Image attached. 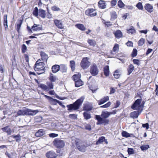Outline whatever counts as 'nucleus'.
<instances>
[{"label":"nucleus","instance_id":"1","mask_svg":"<svg viewBox=\"0 0 158 158\" xmlns=\"http://www.w3.org/2000/svg\"><path fill=\"white\" fill-rule=\"evenodd\" d=\"M116 111L113 110L111 112L108 111H102L100 115H96L95 116V119L97 120L96 123L97 125H103L104 126L108 124L110 122L109 120L107 119L111 114H115Z\"/></svg>","mask_w":158,"mask_h":158},{"label":"nucleus","instance_id":"2","mask_svg":"<svg viewBox=\"0 0 158 158\" xmlns=\"http://www.w3.org/2000/svg\"><path fill=\"white\" fill-rule=\"evenodd\" d=\"M72 145H75L76 146V148L80 151L84 152L86 151V148L88 146L86 144H85L80 139L74 138L72 139L71 141Z\"/></svg>","mask_w":158,"mask_h":158},{"label":"nucleus","instance_id":"3","mask_svg":"<svg viewBox=\"0 0 158 158\" xmlns=\"http://www.w3.org/2000/svg\"><path fill=\"white\" fill-rule=\"evenodd\" d=\"M84 100V98L82 97L78 99L73 104H70V110H76L79 109L81 105Z\"/></svg>","mask_w":158,"mask_h":158},{"label":"nucleus","instance_id":"4","mask_svg":"<svg viewBox=\"0 0 158 158\" xmlns=\"http://www.w3.org/2000/svg\"><path fill=\"white\" fill-rule=\"evenodd\" d=\"M142 102L141 99H138L136 100L131 106V108L134 110H137L142 112V109L141 106Z\"/></svg>","mask_w":158,"mask_h":158},{"label":"nucleus","instance_id":"5","mask_svg":"<svg viewBox=\"0 0 158 158\" xmlns=\"http://www.w3.org/2000/svg\"><path fill=\"white\" fill-rule=\"evenodd\" d=\"M54 145L57 148H62L65 146L64 142L59 139H55L53 142Z\"/></svg>","mask_w":158,"mask_h":158},{"label":"nucleus","instance_id":"6","mask_svg":"<svg viewBox=\"0 0 158 158\" xmlns=\"http://www.w3.org/2000/svg\"><path fill=\"white\" fill-rule=\"evenodd\" d=\"M87 57H84L82 59L80 63V65L84 69L88 68L90 65V62L89 61Z\"/></svg>","mask_w":158,"mask_h":158},{"label":"nucleus","instance_id":"7","mask_svg":"<svg viewBox=\"0 0 158 158\" xmlns=\"http://www.w3.org/2000/svg\"><path fill=\"white\" fill-rule=\"evenodd\" d=\"M85 15L89 17H94L97 15L96 10L94 8H88L85 12Z\"/></svg>","mask_w":158,"mask_h":158},{"label":"nucleus","instance_id":"8","mask_svg":"<svg viewBox=\"0 0 158 158\" xmlns=\"http://www.w3.org/2000/svg\"><path fill=\"white\" fill-rule=\"evenodd\" d=\"M89 72L93 76H96L98 74L99 69L95 64H93L91 66Z\"/></svg>","mask_w":158,"mask_h":158},{"label":"nucleus","instance_id":"9","mask_svg":"<svg viewBox=\"0 0 158 158\" xmlns=\"http://www.w3.org/2000/svg\"><path fill=\"white\" fill-rule=\"evenodd\" d=\"M93 109L92 105L89 103L83 105V110L85 111V112H89L92 110Z\"/></svg>","mask_w":158,"mask_h":158},{"label":"nucleus","instance_id":"10","mask_svg":"<svg viewBox=\"0 0 158 158\" xmlns=\"http://www.w3.org/2000/svg\"><path fill=\"white\" fill-rule=\"evenodd\" d=\"M104 142L106 144H108V142L107 139H106L105 137L104 136H101L99 137L98 139L96 141L95 144L98 145Z\"/></svg>","mask_w":158,"mask_h":158},{"label":"nucleus","instance_id":"11","mask_svg":"<svg viewBox=\"0 0 158 158\" xmlns=\"http://www.w3.org/2000/svg\"><path fill=\"white\" fill-rule=\"evenodd\" d=\"M141 112L138 110L132 112L130 114V117L133 118H137Z\"/></svg>","mask_w":158,"mask_h":158},{"label":"nucleus","instance_id":"12","mask_svg":"<svg viewBox=\"0 0 158 158\" xmlns=\"http://www.w3.org/2000/svg\"><path fill=\"white\" fill-rule=\"evenodd\" d=\"M38 112V110H32L27 109L26 115L33 116L37 114Z\"/></svg>","mask_w":158,"mask_h":158},{"label":"nucleus","instance_id":"13","mask_svg":"<svg viewBox=\"0 0 158 158\" xmlns=\"http://www.w3.org/2000/svg\"><path fill=\"white\" fill-rule=\"evenodd\" d=\"M44 97L49 100L50 103L53 105H56L57 102H59V101L57 99H53L50 96L45 95Z\"/></svg>","mask_w":158,"mask_h":158},{"label":"nucleus","instance_id":"14","mask_svg":"<svg viewBox=\"0 0 158 158\" xmlns=\"http://www.w3.org/2000/svg\"><path fill=\"white\" fill-rule=\"evenodd\" d=\"M27 108H23L22 110H19L15 115V117H17L20 115H26Z\"/></svg>","mask_w":158,"mask_h":158},{"label":"nucleus","instance_id":"15","mask_svg":"<svg viewBox=\"0 0 158 158\" xmlns=\"http://www.w3.org/2000/svg\"><path fill=\"white\" fill-rule=\"evenodd\" d=\"M31 29L34 31H37L42 30V26L41 25H37L34 24Z\"/></svg>","mask_w":158,"mask_h":158},{"label":"nucleus","instance_id":"16","mask_svg":"<svg viewBox=\"0 0 158 158\" xmlns=\"http://www.w3.org/2000/svg\"><path fill=\"white\" fill-rule=\"evenodd\" d=\"M98 7L101 9H104L106 8V2L104 1L100 0L98 3Z\"/></svg>","mask_w":158,"mask_h":158},{"label":"nucleus","instance_id":"17","mask_svg":"<svg viewBox=\"0 0 158 158\" xmlns=\"http://www.w3.org/2000/svg\"><path fill=\"white\" fill-rule=\"evenodd\" d=\"M145 10L148 12L151 13L153 11V6L149 3H146L144 6Z\"/></svg>","mask_w":158,"mask_h":158},{"label":"nucleus","instance_id":"18","mask_svg":"<svg viewBox=\"0 0 158 158\" xmlns=\"http://www.w3.org/2000/svg\"><path fill=\"white\" fill-rule=\"evenodd\" d=\"M134 67L133 64H130L128 66L127 69V75H130L134 70Z\"/></svg>","mask_w":158,"mask_h":158},{"label":"nucleus","instance_id":"19","mask_svg":"<svg viewBox=\"0 0 158 158\" xmlns=\"http://www.w3.org/2000/svg\"><path fill=\"white\" fill-rule=\"evenodd\" d=\"M109 100V97L108 96L104 97L100 100L98 101V102L99 105H101L105 103Z\"/></svg>","mask_w":158,"mask_h":158},{"label":"nucleus","instance_id":"20","mask_svg":"<svg viewBox=\"0 0 158 158\" xmlns=\"http://www.w3.org/2000/svg\"><path fill=\"white\" fill-rule=\"evenodd\" d=\"M103 72L105 76L108 77L110 74L109 67L108 65H106L103 68Z\"/></svg>","mask_w":158,"mask_h":158},{"label":"nucleus","instance_id":"21","mask_svg":"<svg viewBox=\"0 0 158 158\" xmlns=\"http://www.w3.org/2000/svg\"><path fill=\"white\" fill-rule=\"evenodd\" d=\"M115 37L118 39L121 38L123 37V33L121 31L118 30L113 33Z\"/></svg>","mask_w":158,"mask_h":158},{"label":"nucleus","instance_id":"22","mask_svg":"<svg viewBox=\"0 0 158 158\" xmlns=\"http://www.w3.org/2000/svg\"><path fill=\"white\" fill-rule=\"evenodd\" d=\"M110 20L113 21L117 18L118 16L116 12L115 11H113L110 13Z\"/></svg>","mask_w":158,"mask_h":158},{"label":"nucleus","instance_id":"23","mask_svg":"<svg viewBox=\"0 0 158 158\" xmlns=\"http://www.w3.org/2000/svg\"><path fill=\"white\" fill-rule=\"evenodd\" d=\"M2 130L4 132L7 133L8 135H10L12 133L11 129L9 128V126H7L2 128Z\"/></svg>","mask_w":158,"mask_h":158},{"label":"nucleus","instance_id":"24","mask_svg":"<svg viewBox=\"0 0 158 158\" xmlns=\"http://www.w3.org/2000/svg\"><path fill=\"white\" fill-rule=\"evenodd\" d=\"M102 21L105 27L106 28L110 27L113 25L112 23L110 21H106L104 19H102Z\"/></svg>","mask_w":158,"mask_h":158},{"label":"nucleus","instance_id":"25","mask_svg":"<svg viewBox=\"0 0 158 158\" xmlns=\"http://www.w3.org/2000/svg\"><path fill=\"white\" fill-rule=\"evenodd\" d=\"M47 157L48 158H55L56 154L55 152L53 151H50L46 154Z\"/></svg>","mask_w":158,"mask_h":158},{"label":"nucleus","instance_id":"26","mask_svg":"<svg viewBox=\"0 0 158 158\" xmlns=\"http://www.w3.org/2000/svg\"><path fill=\"white\" fill-rule=\"evenodd\" d=\"M87 42L90 46L94 47L97 44L95 40L93 39H88L87 40Z\"/></svg>","mask_w":158,"mask_h":158},{"label":"nucleus","instance_id":"27","mask_svg":"<svg viewBox=\"0 0 158 158\" xmlns=\"http://www.w3.org/2000/svg\"><path fill=\"white\" fill-rule=\"evenodd\" d=\"M40 60H38L36 62L34 66V69L35 70H37L40 69V67H38L39 66L43 65L44 63L43 62H40Z\"/></svg>","mask_w":158,"mask_h":158},{"label":"nucleus","instance_id":"28","mask_svg":"<svg viewBox=\"0 0 158 158\" xmlns=\"http://www.w3.org/2000/svg\"><path fill=\"white\" fill-rule=\"evenodd\" d=\"M45 133V131L43 129H41L39 130L35 133V135L37 137L43 136Z\"/></svg>","mask_w":158,"mask_h":158},{"label":"nucleus","instance_id":"29","mask_svg":"<svg viewBox=\"0 0 158 158\" xmlns=\"http://www.w3.org/2000/svg\"><path fill=\"white\" fill-rule=\"evenodd\" d=\"M52 72L54 73H55L60 70V67L59 65L56 64L52 66Z\"/></svg>","mask_w":158,"mask_h":158},{"label":"nucleus","instance_id":"30","mask_svg":"<svg viewBox=\"0 0 158 158\" xmlns=\"http://www.w3.org/2000/svg\"><path fill=\"white\" fill-rule=\"evenodd\" d=\"M75 27L81 31H85L86 29L85 27L83 24L78 23L75 25Z\"/></svg>","mask_w":158,"mask_h":158},{"label":"nucleus","instance_id":"31","mask_svg":"<svg viewBox=\"0 0 158 158\" xmlns=\"http://www.w3.org/2000/svg\"><path fill=\"white\" fill-rule=\"evenodd\" d=\"M7 17V15H4L3 16V25L5 30L8 28Z\"/></svg>","mask_w":158,"mask_h":158},{"label":"nucleus","instance_id":"32","mask_svg":"<svg viewBox=\"0 0 158 158\" xmlns=\"http://www.w3.org/2000/svg\"><path fill=\"white\" fill-rule=\"evenodd\" d=\"M83 116L85 119L88 120L91 118V114L88 113V112H84L83 113Z\"/></svg>","mask_w":158,"mask_h":158},{"label":"nucleus","instance_id":"33","mask_svg":"<svg viewBox=\"0 0 158 158\" xmlns=\"http://www.w3.org/2000/svg\"><path fill=\"white\" fill-rule=\"evenodd\" d=\"M75 86L76 87H79L83 85V82L81 79L74 81Z\"/></svg>","mask_w":158,"mask_h":158},{"label":"nucleus","instance_id":"34","mask_svg":"<svg viewBox=\"0 0 158 158\" xmlns=\"http://www.w3.org/2000/svg\"><path fill=\"white\" fill-rule=\"evenodd\" d=\"M40 55L41 56L42 59L44 61H47L48 57V55L44 52H41L40 53Z\"/></svg>","mask_w":158,"mask_h":158},{"label":"nucleus","instance_id":"35","mask_svg":"<svg viewBox=\"0 0 158 158\" xmlns=\"http://www.w3.org/2000/svg\"><path fill=\"white\" fill-rule=\"evenodd\" d=\"M11 137L15 139L16 141L18 142H19L21 141L22 137L19 134L17 135H13L11 136Z\"/></svg>","mask_w":158,"mask_h":158},{"label":"nucleus","instance_id":"36","mask_svg":"<svg viewBox=\"0 0 158 158\" xmlns=\"http://www.w3.org/2000/svg\"><path fill=\"white\" fill-rule=\"evenodd\" d=\"M39 14L43 18L45 17V11L44 10L40 9L39 10Z\"/></svg>","mask_w":158,"mask_h":158},{"label":"nucleus","instance_id":"37","mask_svg":"<svg viewBox=\"0 0 158 158\" xmlns=\"http://www.w3.org/2000/svg\"><path fill=\"white\" fill-rule=\"evenodd\" d=\"M38 86L44 91H48L47 85L44 84H41L39 85Z\"/></svg>","mask_w":158,"mask_h":158},{"label":"nucleus","instance_id":"38","mask_svg":"<svg viewBox=\"0 0 158 158\" xmlns=\"http://www.w3.org/2000/svg\"><path fill=\"white\" fill-rule=\"evenodd\" d=\"M54 23L56 25L60 28H63L62 24L58 20H54Z\"/></svg>","mask_w":158,"mask_h":158},{"label":"nucleus","instance_id":"39","mask_svg":"<svg viewBox=\"0 0 158 158\" xmlns=\"http://www.w3.org/2000/svg\"><path fill=\"white\" fill-rule=\"evenodd\" d=\"M113 75L114 76V78L118 79L120 77V74L119 73V71L118 70H116L114 72V73L113 74Z\"/></svg>","mask_w":158,"mask_h":158},{"label":"nucleus","instance_id":"40","mask_svg":"<svg viewBox=\"0 0 158 158\" xmlns=\"http://www.w3.org/2000/svg\"><path fill=\"white\" fill-rule=\"evenodd\" d=\"M22 23V21L21 20L19 21L17 23L16 26V30L18 32H19V30Z\"/></svg>","mask_w":158,"mask_h":158},{"label":"nucleus","instance_id":"41","mask_svg":"<svg viewBox=\"0 0 158 158\" xmlns=\"http://www.w3.org/2000/svg\"><path fill=\"white\" fill-rule=\"evenodd\" d=\"M80 78L81 74L79 73L77 74H75L73 76V78L74 81L79 80Z\"/></svg>","mask_w":158,"mask_h":158},{"label":"nucleus","instance_id":"42","mask_svg":"<svg viewBox=\"0 0 158 158\" xmlns=\"http://www.w3.org/2000/svg\"><path fill=\"white\" fill-rule=\"evenodd\" d=\"M136 32V31L133 26H131V28L127 30V33L128 34H133Z\"/></svg>","mask_w":158,"mask_h":158},{"label":"nucleus","instance_id":"43","mask_svg":"<svg viewBox=\"0 0 158 158\" xmlns=\"http://www.w3.org/2000/svg\"><path fill=\"white\" fill-rule=\"evenodd\" d=\"M49 79L52 82H55L56 79V77L53 76L52 73H51L49 77Z\"/></svg>","mask_w":158,"mask_h":158},{"label":"nucleus","instance_id":"44","mask_svg":"<svg viewBox=\"0 0 158 158\" xmlns=\"http://www.w3.org/2000/svg\"><path fill=\"white\" fill-rule=\"evenodd\" d=\"M70 67L72 71H73L75 69V64L74 60H71L70 61Z\"/></svg>","mask_w":158,"mask_h":158},{"label":"nucleus","instance_id":"45","mask_svg":"<svg viewBox=\"0 0 158 158\" xmlns=\"http://www.w3.org/2000/svg\"><path fill=\"white\" fill-rule=\"evenodd\" d=\"M138 51L136 48H134L131 54V57L133 58L136 56L137 55Z\"/></svg>","mask_w":158,"mask_h":158},{"label":"nucleus","instance_id":"46","mask_svg":"<svg viewBox=\"0 0 158 158\" xmlns=\"http://www.w3.org/2000/svg\"><path fill=\"white\" fill-rule=\"evenodd\" d=\"M60 66V69L62 72H65L67 70V67L64 64H61Z\"/></svg>","mask_w":158,"mask_h":158},{"label":"nucleus","instance_id":"47","mask_svg":"<svg viewBox=\"0 0 158 158\" xmlns=\"http://www.w3.org/2000/svg\"><path fill=\"white\" fill-rule=\"evenodd\" d=\"M45 68L44 67H40V69L37 70H35V71H38L37 73L40 74L43 73L44 72Z\"/></svg>","mask_w":158,"mask_h":158},{"label":"nucleus","instance_id":"48","mask_svg":"<svg viewBox=\"0 0 158 158\" xmlns=\"http://www.w3.org/2000/svg\"><path fill=\"white\" fill-rule=\"evenodd\" d=\"M145 41L144 39L143 38H141L138 42V46H142L144 43Z\"/></svg>","mask_w":158,"mask_h":158},{"label":"nucleus","instance_id":"49","mask_svg":"<svg viewBox=\"0 0 158 158\" xmlns=\"http://www.w3.org/2000/svg\"><path fill=\"white\" fill-rule=\"evenodd\" d=\"M121 134L123 137L127 138L128 137H130L131 136L130 134H129V133H127V132L125 131H122Z\"/></svg>","mask_w":158,"mask_h":158},{"label":"nucleus","instance_id":"50","mask_svg":"<svg viewBox=\"0 0 158 158\" xmlns=\"http://www.w3.org/2000/svg\"><path fill=\"white\" fill-rule=\"evenodd\" d=\"M119 49V45L118 44H114L113 48V51L115 52H117Z\"/></svg>","mask_w":158,"mask_h":158},{"label":"nucleus","instance_id":"51","mask_svg":"<svg viewBox=\"0 0 158 158\" xmlns=\"http://www.w3.org/2000/svg\"><path fill=\"white\" fill-rule=\"evenodd\" d=\"M47 84L48 88V91H49L50 89H53L54 85L52 82H48Z\"/></svg>","mask_w":158,"mask_h":158},{"label":"nucleus","instance_id":"52","mask_svg":"<svg viewBox=\"0 0 158 158\" xmlns=\"http://www.w3.org/2000/svg\"><path fill=\"white\" fill-rule=\"evenodd\" d=\"M132 62L134 64H136L137 66H139L140 64V60L139 59H133Z\"/></svg>","mask_w":158,"mask_h":158},{"label":"nucleus","instance_id":"53","mask_svg":"<svg viewBox=\"0 0 158 158\" xmlns=\"http://www.w3.org/2000/svg\"><path fill=\"white\" fill-rule=\"evenodd\" d=\"M118 6L120 8H123L124 6L125 5L121 0H120L118 2Z\"/></svg>","mask_w":158,"mask_h":158},{"label":"nucleus","instance_id":"54","mask_svg":"<svg viewBox=\"0 0 158 158\" xmlns=\"http://www.w3.org/2000/svg\"><path fill=\"white\" fill-rule=\"evenodd\" d=\"M33 15L35 16H37L39 14V11L37 7H35L32 13Z\"/></svg>","mask_w":158,"mask_h":158},{"label":"nucleus","instance_id":"55","mask_svg":"<svg viewBox=\"0 0 158 158\" xmlns=\"http://www.w3.org/2000/svg\"><path fill=\"white\" fill-rule=\"evenodd\" d=\"M136 6L140 10H143V7L142 4V3L140 2H138L136 5Z\"/></svg>","mask_w":158,"mask_h":158},{"label":"nucleus","instance_id":"56","mask_svg":"<svg viewBox=\"0 0 158 158\" xmlns=\"http://www.w3.org/2000/svg\"><path fill=\"white\" fill-rule=\"evenodd\" d=\"M127 152L128 154L131 155L134 153V150L133 148H128L127 149Z\"/></svg>","mask_w":158,"mask_h":158},{"label":"nucleus","instance_id":"57","mask_svg":"<svg viewBox=\"0 0 158 158\" xmlns=\"http://www.w3.org/2000/svg\"><path fill=\"white\" fill-rule=\"evenodd\" d=\"M111 104V102H108L105 105L100 106L101 108H106L109 107Z\"/></svg>","mask_w":158,"mask_h":158},{"label":"nucleus","instance_id":"58","mask_svg":"<svg viewBox=\"0 0 158 158\" xmlns=\"http://www.w3.org/2000/svg\"><path fill=\"white\" fill-rule=\"evenodd\" d=\"M27 50V47L25 44H23L22 46V51L23 53H25Z\"/></svg>","mask_w":158,"mask_h":158},{"label":"nucleus","instance_id":"59","mask_svg":"<svg viewBox=\"0 0 158 158\" xmlns=\"http://www.w3.org/2000/svg\"><path fill=\"white\" fill-rule=\"evenodd\" d=\"M149 147V146L148 145H145L141 146L140 148L142 150H146Z\"/></svg>","mask_w":158,"mask_h":158},{"label":"nucleus","instance_id":"60","mask_svg":"<svg viewBox=\"0 0 158 158\" xmlns=\"http://www.w3.org/2000/svg\"><path fill=\"white\" fill-rule=\"evenodd\" d=\"M85 129L90 131L91 129V125L89 124H87L85 126Z\"/></svg>","mask_w":158,"mask_h":158},{"label":"nucleus","instance_id":"61","mask_svg":"<svg viewBox=\"0 0 158 158\" xmlns=\"http://www.w3.org/2000/svg\"><path fill=\"white\" fill-rule=\"evenodd\" d=\"M116 0H112L110 2L111 6L112 7H113L116 5Z\"/></svg>","mask_w":158,"mask_h":158},{"label":"nucleus","instance_id":"62","mask_svg":"<svg viewBox=\"0 0 158 158\" xmlns=\"http://www.w3.org/2000/svg\"><path fill=\"white\" fill-rule=\"evenodd\" d=\"M126 44L128 47H133V43L132 41H128Z\"/></svg>","mask_w":158,"mask_h":158},{"label":"nucleus","instance_id":"63","mask_svg":"<svg viewBox=\"0 0 158 158\" xmlns=\"http://www.w3.org/2000/svg\"><path fill=\"white\" fill-rule=\"evenodd\" d=\"M51 9L53 11H58L60 10V9L56 6L52 7Z\"/></svg>","mask_w":158,"mask_h":158},{"label":"nucleus","instance_id":"64","mask_svg":"<svg viewBox=\"0 0 158 158\" xmlns=\"http://www.w3.org/2000/svg\"><path fill=\"white\" fill-rule=\"evenodd\" d=\"M77 115L76 114H70V118L74 119L77 118Z\"/></svg>","mask_w":158,"mask_h":158}]
</instances>
